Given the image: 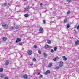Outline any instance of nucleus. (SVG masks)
<instances>
[{
  "label": "nucleus",
  "mask_w": 79,
  "mask_h": 79,
  "mask_svg": "<svg viewBox=\"0 0 79 79\" xmlns=\"http://www.w3.org/2000/svg\"><path fill=\"white\" fill-rule=\"evenodd\" d=\"M2 26L4 27L5 29H7L8 28V25L5 23H2Z\"/></svg>",
  "instance_id": "nucleus-1"
},
{
  "label": "nucleus",
  "mask_w": 79,
  "mask_h": 79,
  "mask_svg": "<svg viewBox=\"0 0 79 79\" xmlns=\"http://www.w3.org/2000/svg\"><path fill=\"white\" fill-rule=\"evenodd\" d=\"M39 31L40 33L41 34H43V32H44V30H43V28H40Z\"/></svg>",
  "instance_id": "nucleus-2"
},
{
  "label": "nucleus",
  "mask_w": 79,
  "mask_h": 79,
  "mask_svg": "<svg viewBox=\"0 0 79 79\" xmlns=\"http://www.w3.org/2000/svg\"><path fill=\"white\" fill-rule=\"evenodd\" d=\"M21 41V39L19 38H17L16 41V43H18L19 42Z\"/></svg>",
  "instance_id": "nucleus-3"
},
{
  "label": "nucleus",
  "mask_w": 79,
  "mask_h": 79,
  "mask_svg": "<svg viewBox=\"0 0 79 79\" xmlns=\"http://www.w3.org/2000/svg\"><path fill=\"white\" fill-rule=\"evenodd\" d=\"M63 63H64V62H63V61H60V64L59 65L60 67H63Z\"/></svg>",
  "instance_id": "nucleus-4"
},
{
  "label": "nucleus",
  "mask_w": 79,
  "mask_h": 79,
  "mask_svg": "<svg viewBox=\"0 0 79 79\" xmlns=\"http://www.w3.org/2000/svg\"><path fill=\"white\" fill-rule=\"evenodd\" d=\"M28 55H32V50H28Z\"/></svg>",
  "instance_id": "nucleus-5"
},
{
  "label": "nucleus",
  "mask_w": 79,
  "mask_h": 79,
  "mask_svg": "<svg viewBox=\"0 0 79 79\" xmlns=\"http://www.w3.org/2000/svg\"><path fill=\"white\" fill-rule=\"evenodd\" d=\"M47 74H50V71L49 70H47L45 73H44V74L45 75H47Z\"/></svg>",
  "instance_id": "nucleus-6"
},
{
  "label": "nucleus",
  "mask_w": 79,
  "mask_h": 79,
  "mask_svg": "<svg viewBox=\"0 0 79 79\" xmlns=\"http://www.w3.org/2000/svg\"><path fill=\"white\" fill-rule=\"evenodd\" d=\"M6 5H7V3L6 2L2 4V6H6Z\"/></svg>",
  "instance_id": "nucleus-7"
},
{
  "label": "nucleus",
  "mask_w": 79,
  "mask_h": 79,
  "mask_svg": "<svg viewBox=\"0 0 79 79\" xmlns=\"http://www.w3.org/2000/svg\"><path fill=\"white\" fill-rule=\"evenodd\" d=\"M7 39V38L6 37H4L2 38V40L4 42H5V41H6Z\"/></svg>",
  "instance_id": "nucleus-8"
},
{
  "label": "nucleus",
  "mask_w": 79,
  "mask_h": 79,
  "mask_svg": "<svg viewBox=\"0 0 79 79\" xmlns=\"http://www.w3.org/2000/svg\"><path fill=\"white\" fill-rule=\"evenodd\" d=\"M62 58L64 61H66L67 60V58H66L65 56H62Z\"/></svg>",
  "instance_id": "nucleus-9"
},
{
  "label": "nucleus",
  "mask_w": 79,
  "mask_h": 79,
  "mask_svg": "<svg viewBox=\"0 0 79 79\" xmlns=\"http://www.w3.org/2000/svg\"><path fill=\"white\" fill-rule=\"evenodd\" d=\"M23 77L24 79H27V75H24Z\"/></svg>",
  "instance_id": "nucleus-10"
},
{
  "label": "nucleus",
  "mask_w": 79,
  "mask_h": 79,
  "mask_svg": "<svg viewBox=\"0 0 79 79\" xmlns=\"http://www.w3.org/2000/svg\"><path fill=\"white\" fill-rule=\"evenodd\" d=\"M49 68H51V66H52V63L51 62L49 63L48 66Z\"/></svg>",
  "instance_id": "nucleus-11"
},
{
  "label": "nucleus",
  "mask_w": 79,
  "mask_h": 79,
  "mask_svg": "<svg viewBox=\"0 0 79 79\" xmlns=\"http://www.w3.org/2000/svg\"><path fill=\"white\" fill-rule=\"evenodd\" d=\"M79 40H77V41H75V43L76 45H78V44H79Z\"/></svg>",
  "instance_id": "nucleus-12"
},
{
  "label": "nucleus",
  "mask_w": 79,
  "mask_h": 79,
  "mask_svg": "<svg viewBox=\"0 0 79 79\" xmlns=\"http://www.w3.org/2000/svg\"><path fill=\"white\" fill-rule=\"evenodd\" d=\"M9 63L10 62L9 61V60H6V61L5 64H6V65H8V64H9Z\"/></svg>",
  "instance_id": "nucleus-13"
},
{
  "label": "nucleus",
  "mask_w": 79,
  "mask_h": 79,
  "mask_svg": "<svg viewBox=\"0 0 79 79\" xmlns=\"http://www.w3.org/2000/svg\"><path fill=\"white\" fill-rule=\"evenodd\" d=\"M70 27H71V26H70V25L68 23L67 24V29H68V28H69Z\"/></svg>",
  "instance_id": "nucleus-14"
},
{
  "label": "nucleus",
  "mask_w": 79,
  "mask_h": 79,
  "mask_svg": "<svg viewBox=\"0 0 79 79\" xmlns=\"http://www.w3.org/2000/svg\"><path fill=\"white\" fill-rule=\"evenodd\" d=\"M28 9H29V7H27L25 8L24 11H25V12H26V11H27V10H28Z\"/></svg>",
  "instance_id": "nucleus-15"
},
{
  "label": "nucleus",
  "mask_w": 79,
  "mask_h": 79,
  "mask_svg": "<svg viewBox=\"0 0 79 79\" xmlns=\"http://www.w3.org/2000/svg\"><path fill=\"white\" fill-rule=\"evenodd\" d=\"M24 16L25 18H27L29 16V15L27 14H24Z\"/></svg>",
  "instance_id": "nucleus-16"
},
{
  "label": "nucleus",
  "mask_w": 79,
  "mask_h": 79,
  "mask_svg": "<svg viewBox=\"0 0 79 79\" xmlns=\"http://www.w3.org/2000/svg\"><path fill=\"white\" fill-rule=\"evenodd\" d=\"M4 76H5L3 74L0 75V77L2 78H3V77H4Z\"/></svg>",
  "instance_id": "nucleus-17"
},
{
  "label": "nucleus",
  "mask_w": 79,
  "mask_h": 79,
  "mask_svg": "<svg viewBox=\"0 0 79 79\" xmlns=\"http://www.w3.org/2000/svg\"><path fill=\"white\" fill-rule=\"evenodd\" d=\"M49 46L48 45H47L45 46V48H49Z\"/></svg>",
  "instance_id": "nucleus-18"
},
{
  "label": "nucleus",
  "mask_w": 79,
  "mask_h": 79,
  "mask_svg": "<svg viewBox=\"0 0 79 79\" xmlns=\"http://www.w3.org/2000/svg\"><path fill=\"white\" fill-rule=\"evenodd\" d=\"M48 43L49 44H52V43L51 42V41H50V40L48 41Z\"/></svg>",
  "instance_id": "nucleus-19"
},
{
  "label": "nucleus",
  "mask_w": 79,
  "mask_h": 79,
  "mask_svg": "<svg viewBox=\"0 0 79 79\" xmlns=\"http://www.w3.org/2000/svg\"><path fill=\"white\" fill-rule=\"evenodd\" d=\"M14 25H15V27L16 28V29H18V26H17V27H16V25H15V23L14 24Z\"/></svg>",
  "instance_id": "nucleus-20"
},
{
  "label": "nucleus",
  "mask_w": 79,
  "mask_h": 79,
  "mask_svg": "<svg viewBox=\"0 0 79 79\" xmlns=\"http://www.w3.org/2000/svg\"><path fill=\"white\" fill-rule=\"evenodd\" d=\"M3 71V68H0V72H2Z\"/></svg>",
  "instance_id": "nucleus-21"
},
{
  "label": "nucleus",
  "mask_w": 79,
  "mask_h": 79,
  "mask_svg": "<svg viewBox=\"0 0 79 79\" xmlns=\"http://www.w3.org/2000/svg\"><path fill=\"white\" fill-rule=\"evenodd\" d=\"M54 51H56V50H57V47H55L54 48Z\"/></svg>",
  "instance_id": "nucleus-22"
},
{
  "label": "nucleus",
  "mask_w": 79,
  "mask_h": 79,
  "mask_svg": "<svg viewBox=\"0 0 79 79\" xmlns=\"http://www.w3.org/2000/svg\"><path fill=\"white\" fill-rule=\"evenodd\" d=\"M42 77H43V76L42 75H40L39 77L40 79H42Z\"/></svg>",
  "instance_id": "nucleus-23"
},
{
  "label": "nucleus",
  "mask_w": 79,
  "mask_h": 79,
  "mask_svg": "<svg viewBox=\"0 0 79 79\" xmlns=\"http://www.w3.org/2000/svg\"><path fill=\"white\" fill-rule=\"evenodd\" d=\"M14 29V27H11L10 28V30H13Z\"/></svg>",
  "instance_id": "nucleus-24"
},
{
  "label": "nucleus",
  "mask_w": 79,
  "mask_h": 79,
  "mask_svg": "<svg viewBox=\"0 0 79 79\" xmlns=\"http://www.w3.org/2000/svg\"><path fill=\"white\" fill-rule=\"evenodd\" d=\"M38 53H39V54H40V55L42 53L41 52V51H40V50L38 51Z\"/></svg>",
  "instance_id": "nucleus-25"
},
{
  "label": "nucleus",
  "mask_w": 79,
  "mask_h": 79,
  "mask_svg": "<svg viewBox=\"0 0 79 79\" xmlns=\"http://www.w3.org/2000/svg\"><path fill=\"white\" fill-rule=\"evenodd\" d=\"M51 53H53L54 52V50L53 49H52L51 50Z\"/></svg>",
  "instance_id": "nucleus-26"
},
{
  "label": "nucleus",
  "mask_w": 79,
  "mask_h": 79,
  "mask_svg": "<svg viewBox=\"0 0 79 79\" xmlns=\"http://www.w3.org/2000/svg\"><path fill=\"white\" fill-rule=\"evenodd\" d=\"M34 48H37V46H36V45H35L34 46V47H33Z\"/></svg>",
  "instance_id": "nucleus-27"
},
{
  "label": "nucleus",
  "mask_w": 79,
  "mask_h": 79,
  "mask_svg": "<svg viewBox=\"0 0 79 79\" xmlns=\"http://www.w3.org/2000/svg\"><path fill=\"white\" fill-rule=\"evenodd\" d=\"M70 10H68L67 12V15H69L70 13Z\"/></svg>",
  "instance_id": "nucleus-28"
},
{
  "label": "nucleus",
  "mask_w": 79,
  "mask_h": 79,
  "mask_svg": "<svg viewBox=\"0 0 79 79\" xmlns=\"http://www.w3.org/2000/svg\"><path fill=\"white\" fill-rule=\"evenodd\" d=\"M64 23H67V19H65V20H64Z\"/></svg>",
  "instance_id": "nucleus-29"
},
{
  "label": "nucleus",
  "mask_w": 79,
  "mask_h": 79,
  "mask_svg": "<svg viewBox=\"0 0 79 79\" xmlns=\"http://www.w3.org/2000/svg\"><path fill=\"white\" fill-rule=\"evenodd\" d=\"M32 61H36V59H35V58H34L32 59Z\"/></svg>",
  "instance_id": "nucleus-30"
},
{
  "label": "nucleus",
  "mask_w": 79,
  "mask_h": 79,
  "mask_svg": "<svg viewBox=\"0 0 79 79\" xmlns=\"http://www.w3.org/2000/svg\"><path fill=\"white\" fill-rule=\"evenodd\" d=\"M43 55L44 56H47V54L45 53H44L43 54Z\"/></svg>",
  "instance_id": "nucleus-31"
},
{
  "label": "nucleus",
  "mask_w": 79,
  "mask_h": 79,
  "mask_svg": "<svg viewBox=\"0 0 79 79\" xmlns=\"http://www.w3.org/2000/svg\"><path fill=\"white\" fill-rule=\"evenodd\" d=\"M43 22L44 23V24H45L46 22H45V20H43Z\"/></svg>",
  "instance_id": "nucleus-32"
},
{
  "label": "nucleus",
  "mask_w": 79,
  "mask_h": 79,
  "mask_svg": "<svg viewBox=\"0 0 79 79\" xmlns=\"http://www.w3.org/2000/svg\"><path fill=\"white\" fill-rule=\"evenodd\" d=\"M22 44H23L22 43H19V45L21 46V45H22Z\"/></svg>",
  "instance_id": "nucleus-33"
},
{
  "label": "nucleus",
  "mask_w": 79,
  "mask_h": 79,
  "mask_svg": "<svg viewBox=\"0 0 79 79\" xmlns=\"http://www.w3.org/2000/svg\"><path fill=\"white\" fill-rule=\"evenodd\" d=\"M71 0H67V2H71Z\"/></svg>",
  "instance_id": "nucleus-34"
},
{
  "label": "nucleus",
  "mask_w": 79,
  "mask_h": 79,
  "mask_svg": "<svg viewBox=\"0 0 79 79\" xmlns=\"http://www.w3.org/2000/svg\"><path fill=\"white\" fill-rule=\"evenodd\" d=\"M56 59H59V58L58 57V56H56Z\"/></svg>",
  "instance_id": "nucleus-35"
},
{
  "label": "nucleus",
  "mask_w": 79,
  "mask_h": 79,
  "mask_svg": "<svg viewBox=\"0 0 79 79\" xmlns=\"http://www.w3.org/2000/svg\"><path fill=\"white\" fill-rule=\"evenodd\" d=\"M56 69H60V67H56Z\"/></svg>",
  "instance_id": "nucleus-36"
},
{
  "label": "nucleus",
  "mask_w": 79,
  "mask_h": 79,
  "mask_svg": "<svg viewBox=\"0 0 79 79\" xmlns=\"http://www.w3.org/2000/svg\"><path fill=\"white\" fill-rule=\"evenodd\" d=\"M77 29H79V25L77 27Z\"/></svg>",
  "instance_id": "nucleus-37"
},
{
  "label": "nucleus",
  "mask_w": 79,
  "mask_h": 79,
  "mask_svg": "<svg viewBox=\"0 0 79 79\" xmlns=\"http://www.w3.org/2000/svg\"><path fill=\"white\" fill-rule=\"evenodd\" d=\"M5 79H8V77H5Z\"/></svg>",
  "instance_id": "nucleus-38"
},
{
  "label": "nucleus",
  "mask_w": 79,
  "mask_h": 79,
  "mask_svg": "<svg viewBox=\"0 0 79 79\" xmlns=\"http://www.w3.org/2000/svg\"><path fill=\"white\" fill-rule=\"evenodd\" d=\"M40 5L41 6H42V5H43V4H42V3H41L40 4Z\"/></svg>",
  "instance_id": "nucleus-39"
},
{
  "label": "nucleus",
  "mask_w": 79,
  "mask_h": 79,
  "mask_svg": "<svg viewBox=\"0 0 79 79\" xmlns=\"http://www.w3.org/2000/svg\"><path fill=\"white\" fill-rule=\"evenodd\" d=\"M53 60H54V61H56V58H54L53 59Z\"/></svg>",
  "instance_id": "nucleus-40"
},
{
  "label": "nucleus",
  "mask_w": 79,
  "mask_h": 79,
  "mask_svg": "<svg viewBox=\"0 0 79 79\" xmlns=\"http://www.w3.org/2000/svg\"><path fill=\"white\" fill-rule=\"evenodd\" d=\"M32 65H33V64H30V66H32Z\"/></svg>",
  "instance_id": "nucleus-41"
},
{
  "label": "nucleus",
  "mask_w": 79,
  "mask_h": 79,
  "mask_svg": "<svg viewBox=\"0 0 79 79\" xmlns=\"http://www.w3.org/2000/svg\"><path fill=\"white\" fill-rule=\"evenodd\" d=\"M40 73H38V75H40Z\"/></svg>",
  "instance_id": "nucleus-42"
},
{
  "label": "nucleus",
  "mask_w": 79,
  "mask_h": 79,
  "mask_svg": "<svg viewBox=\"0 0 79 79\" xmlns=\"http://www.w3.org/2000/svg\"><path fill=\"white\" fill-rule=\"evenodd\" d=\"M24 1L25 2V1H26V0H24Z\"/></svg>",
  "instance_id": "nucleus-43"
},
{
  "label": "nucleus",
  "mask_w": 79,
  "mask_h": 79,
  "mask_svg": "<svg viewBox=\"0 0 79 79\" xmlns=\"http://www.w3.org/2000/svg\"><path fill=\"white\" fill-rule=\"evenodd\" d=\"M54 79H56V78H55Z\"/></svg>",
  "instance_id": "nucleus-44"
},
{
  "label": "nucleus",
  "mask_w": 79,
  "mask_h": 79,
  "mask_svg": "<svg viewBox=\"0 0 79 79\" xmlns=\"http://www.w3.org/2000/svg\"><path fill=\"white\" fill-rule=\"evenodd\" d=\"M22 50H24V48H23Z\"/></svg>",
  "instance_id": "nucleus-45"
}]
</instances>
